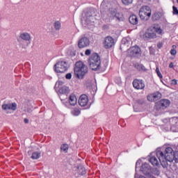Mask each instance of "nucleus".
Returning <instances> with one entry per match:
<instances>
[{
  "label": "nucleus",
  "instance_id": "1",
  "mask_svg": "<svg viewBox=\"0 0 178 178\" xmlns=\"http://www.w3.org/2000/svg\"><path fill=\"white\" fill-rule=\"evenodd\" d=\"M156 155L163 168L168 167V162H173L175 161L176 163H178V152H175L172 147H166L164 152L161 149H158Z\"/></svg>",
  "mask_w": 178,
  "mask_h": 178
},
{
  "label": "nucleus",
  "instance_id": "2",
  "mask_svg": "<svg viewBox=\"0 0 178 178\" xmlns=\"http://www.w3.org/2000/svg\"><path fill=\"white\" fill-rule=\"evenodd\" d=\"M88 72V67L84 64L82 61H78L75 64L74 73L76 79L80 80L84 79V76Z\"/></svg>",
  "mask_w": 178,
  "mask_h": 178
},
{
  "label": "nucleus",
  "instance_id": "3",
  "mask_svg": "<svg viewBox=\"0 0 178 178\" xmlns=\"http://www.w3.org/2000/svg\"><path fill=\"white\" fill-rule=\"evenodd\" d=\"M163 122L165 126H168L166 131H169V130L174 132L178 131V118L173 117L170 119L165 118L163 120Z\"/></svg>",
  "mask_w": 178,
  "mask_h": 178
},
{
  "label": "nucleus",
  "instance_id": "4",
  "mask_svg": "<svg viewBox=\"0 0 178 178\" xmlns=\"http://www.w3.org/2000/svg\"><path fill=\"white\" fill-rule=\"evenodd\" d=\"M89 66L92 70L101 69V58L97 54H93L89 58Z\"/></svg>",
  "mask_w": 178,
  "mask_h": 178
},
{
  "label": "nucleus",
  "instance_id": "5",
  "mask_svg": "<svg viewBox=\"0 0 178 178\" xmlns=\"http://www.w3.org/2000/svg\"><path fill=\"white\" fill-rule=\"evenodd\" d=\"M83 20L87 26H94L95 20H97V18L95 17V10L90 9L85 13Z\"/></svg>",
  "mask_w": 178,
  "mask_h": 178
},
{
  "label": "nucleus",
  "instance_id": "6",
  "mask_svg": "<svg viewBox=\"0 0 178 178\" xmlns=\"http://www.w3.org/2000/svg\"><path fill=\"white\" fill-rule=\"evenodd\" d=\"M107 16L109 20H115V22H123L124 19L123 15L118 13V11L113 8H108L107 11Z\"/></svg>",
  "mask_w": 178,
  "mask_h": 178
},
{
  "label": "nucleus",
  "instance_id": "7",
  "mask_svg": "<svg viewBox=\"0 0 178 178\" xmlns=\"http://www.w3.org/2000/svg\"><path fill=\"white\" fill-rule=\"evenodd\" d=\"M152 13V10H151V8L147 6H142L139 10V16L141 20H149Z\"/></svg>",
  "mask_w": 178,
  "mask_h": 178
},
{
  "label": "nucleus",
  "instance_id": "8",
  "mask_svg": "<svg viewBox=\"0 0 178 178\" xmlns=\"http://www.w3.org/2000/svg\"><path fill=\"white\" fill-rule=\"evenodd\" d=\"M69 69V65L66 61L61 60L57 62L54 66V70L56 73H65Z\"/></svg>",
  "mask_w": 178,
  "mask_h": 178
},
{
  "label": "nucleus",
  "instance_id": "9",
  "mask_svg": "<svg viewBox=\"0 0 178 178\" xmlns=\"http://www.w3.org/2000/svg\"><path fill=\"white\" fill-rule=\"evenodd\" d=\"M1 108L6 113H13V112L17 109V104L15 102L4 103Z\"/></svg>",
  "mask_w": 178,
  "mask_h": 178
},
{
  "label": "nucleus",
  "instance_id": "10",
  "mask_svg": "<svg viewBox=\"0 0 178 178\" xmlns=\"http://www.w3.org/2000/svg\"><path fill=\"white\" fill-rule=\"evenodd\" d=\"M170 105V101L168 99H162L156 104V109L157 111H162L166 109Z\"/></svg>",
  "mask_w": 178,
  "mask_h": 178
},
{
  "label": "nucleus",
  "instance_id": "11",
  "mask_svg": "<svg viewBox=\"0 0 178 178\" xmlns=\"http://www.w3.org/2000/svg\"><path fill=\"white\" fill-rule=\"evenodd\" d=\"M90 45V39L86 37H83L78 41V47L80 49H83V48H87Z\"/></svg>",
  "mask_w": 178,
  "mask_h": 178
},
{
  "label": "nucleus",
  "instance_id": "12",
  "mask_svg": "<svg viewBox=\"0 0 178 178\" xmlns=\"http://www.w3.org/2000/svg\"><path fill=\"white\" fill-rule=\"evenodd\" d=\"M115 45V40L113 39L112 37L108 36L105 38L104 41V46L106 49L112 48Z\"/></svg>",
  "mask_w": 178,
  "mask_h": 178
},
{
  "label": "nucleus",
  "instance_id": "13",
  "mask_svg": "<svg viewBox=\"0 0 178 178\" xmlns=\"http://www.w3.org/2000/svg\"><path fill=\"white\" fill-rule=\"evenodd\" d=\"M143 38H156V33H155L153 28H149L143 35Z\"/></svg>",
  "mask_w": 178,
  "mask_h": 178
},
{
  "label": "nucleus",
  "instance_id": "14",
  "mask_svg": "<svg viewBox=\"0 0 178 178\" xmlns=\"http://www.w3.org/2000/svg\"><path fill=\"white\" fill-rule=\"evenodd\" d=\"M133 86L136 90H143L145 87V83L143 80L135 79L133 81Z\"/></svg>",
  "mask_w": 178,
  "mask_h": 178
},
{
  "label": "nucleus",
  "instance_id": "15",
  "mask_svg": "<svg viewBox=\"0 0 178 178\" xmlns=\"http://www.w3.org/2000/svg\"><path fill=\"white\" fill-rule=\"evenodd\" d=\"M88 96L86 95H81L79 99V105L80 106H87L88 105Z\"/></svg>",
  "mask_w": 178,
  "mask_h": 178
},
{
  "label": "nucleus",
  "instance_id": "16",
  "mask_svg": "<svg viewBox=\"0 0 178 178\" xmlns=\"http://www.w3.org/2000/svg\"><path fill=\"white\" fill-rule=\"evenodd\" d=\"M140 172L143 173V175H149L151 172V166L147 163H144L142 164L140 168Z\"/></svg>",
  "mask_w": 178,
  "mask_h": 178
},
{
  "label": "nucleus",
  "instance_id": "17",
  "mask_svg": "<svg viewBox=\"0 0 178 178\" xmlns=\"http://www.w3.org/2000/svg\"><path fill=\"white\" fill-rule=\"evenodd\" d=\"M140 52H141V50L138 46L132 47L128 50V54H129L130 56H135V55H138Z\"/></svg>",
  "mask_w": 178,
  "mask_h": 178
},
{
  "label": "nucleus",
  "instance_id": "18",
  "mask_svg": "<svg viewBox=\"0 0 178 178\" xmlns=\"http://www.w3.org/2000/svg\"><path fill=\"white\" fill-rule=\"evenodd\" d=\"M149 162L153 165V166H159V163H161V161L156 159V156H154V153L151 154Z\"/></svg>",
  "mask_w": 178,
  "mask_h": 178
},
{
  "label": "nucleus",
  "instance_id": "19",
  "mask_svg": "<svg viewBox=\"0 0 178 178\" xmlns=\"http://www.w3.org/2000/svg\"><path fill=\"white\" fill-rule=\"evenodd\" d=\"M68 103L71 106H74L77 104V97L74 95H70L68 98Z\"/></svg>",
  "mask_w": 178,
  "mask_h": 178
},
{
  "label": "nucleus",
  "instance_id": "20",
  "mask_svg": "<svg viewBox=\"0 0 178 178\" xmlns=\"http://www.w3.org/2000/svg\"><path fill=\"white\" fill-rule=\"evenodd\" d=\"M129 22L131 23V24H133L134 26H136V24H138V17H137V15H131L129 17Z\"/></svg>",
  "mask_w": 178,
  "mask_h": 178
},
{
  "label": "nucleus",
  "instance_id": "21",
  "mask_svg": "<svg viewBox=\"0 0 178 178\" xmlns=\"http://www.w3.org/2000/svg\"><path fill=\"white\" fill-rule=\"evenodd\" d=\"M19 37L22 40H24V41H30V40H31V35L27 32L21 33Z\"/></svg>",
  "mask_w": 178,
  "mask_h": 178
},
{
  "label": "nucleus",
  "instance_id": "22",
  "mask_svg": "<svg viewBox=\"0 0 178 178\" xmlns=\"http://www.w3.org/2000/svg\"><path fill=\"white\" fill-rule=\"evenodd\" d=\"M77 172L79 173V175H86V168H84V166H83V165H78Z\"/></svg>",
  "mask_w": 178,
  "mask_h": 178
},
{
  "label": "nucleus",
  "instance_id": "23",
  "mask_svg": "<svg viewBox=\"0 0 178 178\" xmlns=\"http://www.w3.org/2000/svg\"><path fill=\"white\" fill-rule=\"evenodd\" d=\"M69 91H70V90L67 86H63L59 89L60 94H69Z\"/></svg>",
  "mask_w": 178,
  "mask_h": 178
},
{
  "label": "nucleus",
  "instance_id": "24",
  "mask_svg": "<svg viewBox=\"0 0 178 178\" xmlns=\"http://www.w3.org/2000/svg\"><path fill=\"white\" fill-rule=\"evenodd\" d=\"M47 31L50 35H55V29L51 25L49 26V27L47 29Z\"/></svg>",
  "mask_w": 178,
  "mask_h": 178
},
{
  "label": "nucleus",
  "instance_id": "25",
  "mask_svg": "<svg viewBox=\"0 0 178 178\" xmlns=\"http://www.w3.org/2000/svg\"><path fill=\"white\" fill-rule=\"evenodd\" d=\"M71 113L72 116H79L81 113V111L78 108H75L72 110Z\"/></svg>",
  "mask_w": 178,
  "mask_h": 178
},
{
  "label": "nucleus",
  "instance_id": "26",
  "mask_svg": "<svg viewBox=\"0 0 178 178\" xmlns=\"http://www.w3.org/2000/svg\"><path fill=\"white\" fill-rule=\"evenodd\" d=\"M153 31H154L155 34H158L159 35H162V32H163L161 27H158V26L153 27Z\"/></svg>",
  "mask_w": 178,
  "mask_h": 178
},
{
  "label": "nucleus",
  "instance_id": "27",
  "mask_svg": "<svg viewBox=\"0 0 178 178\" xmlns=\"http://www.w3.org/2000/svg\"><path fill=\"white\" fill-rule=\"evenodd\" d=\"M153 97L154 98V101H158V99H161V98H162V94L159 92H156L153 93Z\"/></svg>",
  "mask_w": 178,
  "mask_h": 178
},
{
  "label": "nucleus",
  "instance_id": "28",
  "mask_svg": "<svg viewBox=\"0 0 178 178\" xmlns=\"http://www.w3.org/2000/svg\"><path fill=\"white\" fill-rule=\"evenodd\" d=\"M40 156H41V153H40L38 152H34L32 154L31 159H39V158H40Z\"/></svg>",
  "mask_w": 178,
  "mask_h": 178
},
{
  "label": "nucleus",
  "instance_id": "29",
  "mask_svg": "<svg viewBox=\"0 0 178 178\" xmlns=\"http://www.w3.org/2000/svg\"><path fill=\"white\" fill-rule=\"evenodd\" d=\"M60 149L62 152L66 153L69 150V145L67 144H63L61 145Z\"/></svg>",
  "mask_w": 178,
  "mask_h": 178
},
{
  "label": "nucleus",
  "instance_id": "30",
  "mask_svg": "<svg viewBox=\"0 0 178 178\" xmlns=\"http://www.w3.org/2000/svg\"><path fill=\"white\" fill-rule=\"evenodd\" d=\"M122 2L124 5H126L127 6L133 3V0H122Z\"/></svg>",
  "mask_w": 178,
  "mask_h": 178
},
{
  "label": "nucleus",
  "instance_id": "31",
  "mask_svg": "<svg viewBox=\"0 0 178 178\" xmlns=\"http://www.w3.org/2000/svg\"><path fill=\"white\" fill-rule=\"evenodd\" d=\"M147 101H149V102H155V99L154 97V94H150L147 96Z\"/></svg>",
  "mask_w": 178,
  "mask_h": 178
},
{
  "label": "nucleus",
  "instance_id": "32",
  "mask_svg": "<svg viewBox=\"0 0 178 178\" xmlns=\"http://www.w3.org/2000/svg\"><path fill=\"white\" fill-rule=\"evenodd\" d=\"M156 72L160 79H163V76L162 75V74L161 73V71L159 70V67H156Z\"/></svg>",
  "mask_w": 178,
  "mask_h": 178
},
{
  "label": "nucleus",
  "instance_id": "33",
  "mask_svg": "<svg viewBox=\"0 0 178 178\" xmlns=\"http://www.w3.org/2000/svg\"><path fill=\"white\" fill-rule=\"evenodd\" d=\"M54 28L56 29V30H60V22H56L54 23Z\"/></svg>",
  "mask_w": 178,
  "mask_h": 178
},
{
  "label": "nucleus",
  "instance_id": "34",
  "mask_svg": "<svg viewBox=\"0 0 178 178\" xmlns=\"http://www.w3.org/2000/svg\"><path fill=\"white\" fill-rule=\"evenodd\" d=\"M65 84V82L63 81H58L56 83V87H60V86H63Z\"/></svg>",
  "mask_w": 178,
  "mask_h": 178
},
{
  "label": "nucleus",
  "instance_id": "35",
  "mask_svg": "<svg viewBox=\"0 0 178 178\" xmlns=\"http://www.w3.org/2000/svg\"><path fill=\"white\" fill-rule=\"evenodd\" d=\"M135 67H136L138 70H143V67H144V66H143V65L136 64V65H135Z\"/></svg>",
  "mask_w": 178,
  "mask_h": 178
},
{
  "label": "nucleus",
  "instance_id": "36",
  "mask_svg": "<svg viewBox=\"0 0 178 178\" xmlns=\"http://www.w3.org/2000/svg\"><path fill=\"white\" fill-rule=\"evenodd\" d=\"M85 55H86V56H89V55H91V49H86L85 51Z\"/></svg>",
  "mask_w": 178,
  "mask_h": 178
},
{
  "label": "nucleus",
  "instance_id": "37",
  "mask_svg": "<svg viewBox=\"0 0 178 178\" xmlns=\"http://www.w3.org/2000/svg\"><path fill=\"white\" fill-rule=\"evenodd\" d=\"M173 9V15H178V10L177 8H176L175 6L172 7Z\"/></svg>",
  "mask_w": 178,
  "mask_h": 178
},
{
  "label": "nucleus",
  "instance_id": "38",
  "mask_svg": "<svg viewBox=\"0 0 178 178\" xmlns=\"http://www.w3.org/2000/svg\"><path fill=\"white\" fill-rule=\"evenodd\" d=\"M65 79H67V80H70V79H72V73H68L65 75Z\"/></svg>",
  "mask_w": 178,
  "mask_h": 178
},
{
  "label": "nucleus",
  "instance_id": "39",
  "mask_svg": "<svg viewBox=\"0 0 178 178\" xmlns=\"http://www.w3.org/2000/svg\"><path fill=\"white\" fill-rule=\"evenodd\" d=\"M140 163H141V160H138V161L136 162V172H137V169H138V166H140Z\"/></svg>",
  "mask_w": 178,
  "mask_h": 178
},
{
  "label": "nucleus",
  "instance_id": "40",
  "mask_svg": "<svg viewBox=\"0 0 178 178\" xmlns=\"http://www.w3.org/2000/svg\"><path fill=\"white\" fill-rule=\"evenodd\" d=\"M170 54L171 55H176V54H177V51H176V49H172L170 51Z\"/></svg>",
  "mask_w": 178,
  "mask_h": 178
},
{
  "label": "nucleus",
  "instance_id": "41",
  "mask_svg": "<svg viewBox=\"0 0 178 178\" xmlns=\"http://www.w3.org/2000/svg\"><path fill=\"white\" fill-rule=\"evenodd\" d=\"M171 84H172V86H176V84H177V80H176V79H172V80L171 81Z\"/></svg>",
  "mask_w": 178,
  "mask_h": 178
},
{
  "label": "nucleus",
  "instance_id": "42",
  "mask_svg": "<svg viewBox=\"0 0 178 178\" xmlns=\"http://www.w3.org/2000/svg\"><path fill=\"white\" fill-rule=\"evenodd\" d=\"M173 66H175V64L173 63H170V67L172 69V68H173Z\"/></svg>",
  "mask_w": 178,
  "mask_h": 178
},
{
  "label": "nucleus",
  "instance_id": "43",
  "mask_svg": "<svg viewBox=\"0 0 178 178\" xmlns=\"http://www.w3.org/2000/svg\"><path fill=\"white\" fill-rule=\"evenodd\" d=\"M105 3H106V0H104L102 3V5H105Z\"/></svg>",
  "mask_w": 178,
  "mask_h": 178
},
{
  "label": "nucleus",
  "instance_id": "44",
  "mask_svg": "<svg viewBox=\"0 0 178 178\" xmlns=\"http://www.w3.org/2000/svg\"><path fill=\"white\" fill-rule=\"evenodd\" d=\"M24 123H29V120L24 119Z\"/></svg>",
  "mask_w": 178,
  "mask_h": 178
},
{
  "label": "nucleus",
  "instance_id": "45",
  "mask_svg": "<svg viewBox=\"0 0 178 178\" xmlns=\"http://www.w3.org/2000/svg\"><path fill=\"white\" fill-rule=\"evenodd\" d=\"M177 46L176 45H172V49H176Z\"/></svg>",
  "mask_w": 178,
  "mask_h": 178
},
{
  "label": "nucleus",
  "instance_id": "46",
  "mask_svg": "<svg viewBox=\"0 0 178 178\" xmlns=\"http://www.w3.org/2000/svg\"><path fill=\"white\" fill-rule=\"evenodd\" d=\"M33 110L31 108H30L29 110H28V112L30 113V112H32Z\"/></svg>",
  "mask_w": 178,
  "mask_h": 178
},
{
  "label": "nucleus",
  "instance_id": "47",
  "mask_svg": "<svg viewBox=\"0 0 178 178\" xmlns=\"http://www.w3.org/2000/svg\"><path fill=\"white\" fill-rule=\"evenodd\" d=\"M63 104H64V105H65V106H67V104H65V102H63Z\"/></svg>",
  "mask_w": 178,
  "mask_h": 178
},
{
  "label": "nucleus",
  "instance_id": "48",
  "mask_svg": "<svg viewBox=\"0 0 178 178\" xmlns=\"http://www.w3.org/2000/svg\"><path fill=\"white\" fill-rule=\"evenodd\" d=\"M81 56H83V54H81Z\"/></svg>",
  "mask_w": 178,
  "mask_h": 178
}]
</instances>
